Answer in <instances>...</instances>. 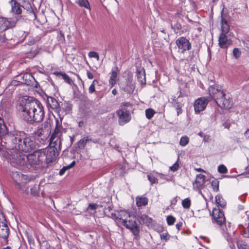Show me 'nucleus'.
Masks as SVG:
<instances>
[{
  "label": "nucleus",
  "instance_id": "1",
  "mask_svg": "<svg viewBox=\"0 0 249 249\" xmlns=\"http://www.w3.org/2000/svg\"><path fill=\"white\" fill-rule=\"evenodd\" d=\"M36 148L34 140L27 137L24 132L9 133L3 120L0 118V152L2 155L6 156V149L16 148L18 151L28 152Z\"/></svg>",
  "mask_w": 249,
  "mask_h": 249
},
{
  "label": "nucleus",
  "instance_id": "2",
  "mask_svg": "<svg viewBox=\"0 0 249 249\" xmlns=\"http://www.w3.org/2000/svg\"><path fill=\"white\" fill-rule=\"evenodd\" d=\"M19 110L24 120L32 124L41 122L44 117V107L37 100L22 98L20 101Z\"/></svg>",
  "mask_w": 249,
  "mask_h": 249
},
{
  "label": "nucleus",
  "instance_id": "3",
  "mask_svg": "<svg viewBox=\"0 0 249 249\" xmlns=\"http://www.w3.org/2000/svg\"><path fill=\"white\" fill-rule=\"evenodd\" d=\"M5 153L6 156H4L2 155V152H0V155L5 157L13 166L25 170V165L27 163L26 160H23V156H26V155L21 151H18L17 149L16 150V148L6 149Z\"/></svg>",
  "mask_w": 249,
  "mask_h": 249
},
{
  "label": "nucleus",
  "instance_id": "4",
  "mask_svg": "<svg viewBox=\"0 0 249 249\" xmlns=\"http://www.w3.org/2000/svg\"><path fill=\"white\" fill-rule=\"evenodd\" d=\"M45 153L41 150H36L33 154L26 156H23V160H26L27 164L25 165V170L30 169L31 167L36 168L37 166H40L44 160Z\"/></svg>",
  "mask_w": 249,
  "mask_h": 249
},
{
  "label": "nucleus",
  "instance_id": "5",
  "mask_svg": "<svg viewBox=\"0 0 249 249\" xmlns=\"http://www.w3.org/2000/svg\"><path fill=\"white\" fill-rule=\"evenodd\" d=\"M11 176L16 188L22 193H26L28 189L26 186L29 181L28 177L18 171H13Z\"/></svg>",
  "mask_w": 249,
  "mask_h": 249
},
{
  "label": "nucleus",
  "instance_id": "6",
  "mask_svg": "<svg viewBox=\"0 0 249 249\" xmlns=\"http://www.w3.org/2000/svg\"><path fill=\"white\" fill-rule=\"evenodd\" d=\"M13 0H11L10 1L11 5V12L12 13L16 15L21 14L22 13V8L29 13L34 12L33 9L29 2L22 0L21 2L14 1L13 3Z\"/></svg>",
  "mask_w": 249,
  "mask_h": 249
},
{
  "label": "nucleus",
  "instance_id": "7",
  "mask_svg": "<svg viewBox=\"0 0 249 249\" xmlns=\"http://www.w3.org/2000/svg\"><path fill=\"white\" fill-rule=\"evenodd\" d=\"M212 216L213 223L216 224L220 226L225 224L226 218L224 213L219 209H213Z\"/></svg>",
  "mask_w": 249,
  "mask_h": 249
},
{
  "label": "nucleus",
  "instance_id": "8",
  "mask_svg": "<svg viewBox=\"0 0 249 249\" xmlns=\"http://www.w3.org/2000/svg\"><path fill=\"white\" fill-rule=\"evenodd\" d=\"M116 114L119 118L118 123L121 125H123L129 122L131 119L129 111L125 108H120L116 111Z\"/></svg>",
  "mask_w": 249,
  "mask_h": 249
},
{
  "label": "nucleus",
  "instance_id": "9",
  "mask_svg": "<svg viewBox=\"0 0 249 249\" xmlns=\"http://www.w3.org/2000/svg\"><path fill=\"white\" fill-rule=\"evenodd\" d=\"M216 104L221 108L229 109L232 106L231 99L223 93L222 96H220L214 101Z\"/></svg>",
  "mask_w": 249,
  "mask_h": 249
},
{
  "label": "nucleus",
  "instance_id": "10",
  "mask_svg": "<svg viewBox=\"0 0 249 249\" xmlns=\"http://www.w3.org/2000/svg\"><path fill=\"white\" fill-rule=\"evenodd\" d=\"M123 225L126 228L130 230L135 236L139 234L140 230L136 221V217L134 215L131 214V217H128L125 222V224H123Z\"/></svg>",
  "mask_w": 249,
  "mask_h": 249
},
{
  "label": "nucleus",
  "instance_id": "11",
  "mask_svg": "<svg viewBox=\"0 0 249 249\" xmlns=\"http://www.w3.org/2000/svg\"><path fill=\"white\" fill-rule=\"evenodd\" d=\"M210 101V99L209 97H201L196 99L194 105L196 113H199L203 111Z\"/></svg>",
  "mask_w": 249,
  "mask_h": 249
},
{
  "label": "nucleus",
  "instance_id": "12",
  "mask_svg": "<svg viewBox=\"0 0 249 249\" xmlns=\"http://www.w3.org/2000/svg\"><path fill=\"white\" fill-rule=\"evenodd\" d=\"M209 92L210 97H209L211 100L213 99L215 101L216 98H218L220 96H222L224 91L221 89V87L218 85L211 86L209 88Z\"/></svg>",
  "mask_w": 249,
  "mask_h": 249
},
{
  "label": "nucleus",
  "instance_id": "13",
  "mask_svg": "<svg viewBox=\"0 0 249 249\" xmlns=\"http://www.w3.org/2000/svg\"><path fill=\"white\" fill-rule=\"evenodd\" d=\"M176 44L178 48L184 53L189 50L191 48V44L189 41L185 37H180L176 40Z\"/></svg>",
  "mask_w": 249,
  "mask_h": 249
},
{
  "label": "nucleus",
  "instance_id": "14",
  "mask_svg": "<svg viewBox=\"0 0 249 249\" xmlns=\"http://www.w3.org/2000/svg\"><path fill=\"white\" fill-rule=\"evenodd\" d=\"M16 21L5 18L0 17V32H3L16 25Z\"/></svg>",
  "mask_w": 249,
  "mask_h": 249
},
{
  "label": "nucleus",
  "instance_id": "15",
  "mask_svg": "<svg viewBox=\"0 0 249 249\" xmlns=\"http://www.w3.org/2000/svg\"><path fill=\"white\" fill-rule=\"evenodd\" d=\"M58 155L57 150L54 147H50L45 153L46 162L47 163L54 161Z\"/></svg>",
  "mask_w": 249,
  "mask_h": 249
},
{
  "label": "nucleus",
  "instance_id": "16",
  "mask_svg": "<svg viewBox=\"0 0 249 249\" xmlns=\"http://www.w3.org/2000/svg\"><path fill=\"white\" fill-rule=\"evenodd\" d=\"M135 88V83L132 79L128 78L126 80L125 83L121 84V89L124 92L128 94L133 92Z\"/></svg>",
  "mask_w": 249,
  "mask_h": 249
},
{
  "label": "nucleus",
  "instance_id": "17",
  "mask_svg": "<svg viewBox=\"0 0 249 249\" xmlns=\"http://www.w3.org/2000/svg\"><path fill=\"white\" fill-rule=\"evenodd\" d=\"M5 221L2 216V220L0 221V237L3 239H7L9 235V230Z\"/></svg>",
  "mask_w": 249,
  "mask_h": 249
},
{
  "label": "nucleus",
  "instance_id": "18",
  "mask_svg": "<svg viewBox=\"0 0 249 249\" xmlns=\"http://www.w3.org/2000/svg\"><path fill=\"white\" fill-rule=\"evenodd\" d=\"M218 44L222 48H227L232 44V41L228 39L226 34H220L218 39Z\"/></svg>",
  "mask_w": 249,
  "mask_h": 249
},
{
  "label": "nucleus",
  "instance_id": "19",
  "mask_svg": "<svg viewBox=\"0 0 249 249\" xmlns=\"http://www.w3.org/2000/svg\"><path fill=\"white\" fill-rule=\"evenodd\" d=\"M47 104L49 108H51L56 111H59V104L54 98L51 96H47Z\"/></svg>",
  "mask_w": 249,
  "mask_h": 249
},
{
  "label": "nucleus",
  "instance_id": "20",
  "mask_svg": "<svg viewBox=\"0 0 249 249\" xmlns=\"http://www.w3.org/2000/svg\"><path fill=\"white\" fill-rule=\"evenodd\" d=\"M221 15V34H227L229 32L230 26L229 25L227 20L225 18L226 14L224 13L223 10L222 11Z\"/></svg>",
  "mask_w": 249,
  "mask_h": 249
},
{
  "label": "nucleus",
  "instance_id": "21",
  "mask_svg": "<svg viewBox=\"0 0 249 249\" xmlns=\"http://www.w3.org/2000/svg\"><path fill=\"white\" fill-rule=\"evenodd\" d=\"M205 176L202 174L196 176V181L193 183L195 189H200L205 183Z\"/></svg>",
  "mask_w": 249,
  "mask_h": 249
},
{
  "label": "nucleus",
  "instance_id": "22",
  "mask_svg": "<svg viewBox=\"0 0 249 249\" xmlns=\"http://www.w3.org/2000/svg\"><path fill=\"white\" fill-rule=\"evenodd\" d=\"M128 217H131V214L126 211L121 210L118 213L117 218L120 220L122 225L125 224Z\"/></svg>",
  "mask_w": 249,
  "mask_h": 249
},
{
  "label": "nucleus",
  "instance_id": "23",
  "mask_svg": "<svg viewBox=\"0 0 249 249\" xmlns=\"http://www.w3.org/2000/svg\"><path fill=\"white\" fill-rule=\"evenodd\" d=\"M61 136L52 135L50 138V144L51 147H54L56 149L59 147L61 143V140L60 139Z\"/></svg>",
  "mask_w": 249,
  "mask_h": 249
},
{
  "label": "nucleus",
  "instance_id": "24",
  "mask_svg": "<svg viewBox=\"0 0 249 249\" xmlns=\"http://www.w3.org/2000/svg\"><path fill=\"white\" fill-rule=\"evenodd\" d=\"M137 77L141 84H145L146 83L145 71L143 68H140L137 71Z\"/></svg>",
  "mask_w": 249,
  "mask_h": 249
},
{
  "label": "nucleus",
  "instance_id": "25",
  "mask_svg": "<svg viewBox=\"0 0 249 249\" xmlns=\"http://www.w3.org/2000/svg\"><path fill=\"white\" fill-rule=\"evenodd\" d=\"M136 201L138 207L145 206L148 203V199L145 197L137 196L136 198Z\"/></svg>",
  "mask_w": 249,
  "mask_h": 249
},
{
  "label": "nucleus",
  "instance_id": "26",
  "mask_svg": "<svg viewBox=\"0 0 249 249\" xmlns=\"http://www.w3.org/2000/svg\"><path fill=\"white\" fill-rule=\"evenodd\" d=\"M89 141H92V139L89 137H85L79 141L77 143L78 148L84 149L86 143Z\"/></svg>",
  "mask_w": 249,
  "mask_h": 249
},
{
  "label": "nucleus",
  "instance_id": "27",
  "mask_svg": "<svg viewBox=\"0 0 249 249\" xmlns=\"http://www.w3.org/2000/svg\"><path fill=\"white\" fill-rule=\"evenodd\" d=\"M141 220L143 224H145L147 226L151 225L153 221V219L151 218L148 217L145 214L141 215Z\"/></svg>",
  "mask_w": 249,
  "mask_h": 249
},
{
  "label": "nucleus",
  "instance_id": "28",
  "mask_svg": "<svg viewBox=\"0 0 249 249\" xmlns=\"http://www.w3.org/2000/svg\"><path fill=\"white\" fill-rule=\"evenodd\" d=\"M117 76V72L116 71H112L109 80V84L111 85V87H113L116 84Z\"/></svg>",
  "mask_w": 249,
  "mask_h": 249
},
{
  "label": "nucleus",
  "instance_id": "29",
  "mask_svg": "<svg viewBox=\"0 0 249 249\" xmlns=\"http://www.w3.org/2000/svg\"><path fill=\"white\" fill-rule=\"evenodd\" d=\"M56 74L61 76V78L64 80L65 82L68 83L69 84L71 85L73 83L72 80L65 73L57 72Z\"/></svg>",
  "mask_w": 249,
  "mask_h": 249
},
{
  "label": "nucleus",
  "instance_id": "30",
  "mask_svg": "<svg viewBox=\"0 0 249 249\" xmlns=\"http://www.w3.org/2000/svg\"><path fill=\"white\" fill-rule=\"evenodd\" d=\"M62 129L61 121L59 122L58 119L56 120V125L54 131L52 135L61 136V130Z\"/></svg>",
  "mask_w": 249,
  "mask_h": 249
},
{
  "label": "nucleus",
  "instance_id": "31",
  "mask_svg": "<svg viewBox=\"0 0 249 249\" xmlns=\"http://www.w3.org/2000/svg\"><path fill=\"white\" fill-rule=\"evenodd\" d=\"M215 201L221 207H224L226 204V202L220 195H217L215 196Z\"/></svg>",
  "mask_w": 249,
  "mask_h": 249
},
{
  "label": "nucleus",
  "instance_id": "32",
  "mask_svg": "<svg viewBox=\"0 0 249 249\" xmlns=\"http://www.w3.org/2000/svg\"><path fill=\"white\" fill-rule=\"evenodd\" d=\"M75 164V161H73L70 165L64 166L59 171V175L60 176L63 175L65 172L72 167H73Z\"/></svg>",
  "mask_w": 249,
  "mask_h": 249
},
{
  "label": "nucleus",
  "instance_id": "33",
  "mask_svg": "<svg viewBox=\"0 0 249 249\" xmlns=\"http://www.w3.org/2000/svg\"><path fill=\"white\" fill-rule=\"evenodd\" d=\"M96 85H99V81L97 79H94L89 88V92L90 94L96 92L95 86Z\"/></svg>",
  "mask_w": 249,
  "mask_h": 249
},
{
  "label": "nucleus",
  "instance_id": "34",
  "mask_svg": "<svg viewBox=\"0 0 249 249\" xmlns=\"http://www.w3.org/2000/svg\"><path fill=\"white\" fill-rule=\"evenodd\" d=\"M77 3L81 7H84L89 10L90 9L89 3L88 0H78Z\"/></svg>",
  "mask_w": 249,
  "mask_h": 249
},
{
  "label": "nucleus",
  "instance_id": "35",
  "mask_svg": "<svg viewBox=\"0 0 249 249\" xmlns=\"http://www.w3.org/2000/svg\"><path fill=\"white\" fill-rule=\"evenodd\" d=\"M155 113L154 110L152 108L146 109L145 110V115L148 119H151Z\"/></svg>",
  "mask_w": 249,
  "mask_h": 249
},
{
  "label": "nucleus",
  "instance_id": "36",
  "mask_svg": "<svg viewBox=\"0 0 249 249\" xmlns=\"http://www.w3.org/2000/svg\"><path fill=\"white\" fill-rule=\"evenodd\" d=\"M174 107L176 109L177 112V115L178 116L179 114L181 113V106L180 104L174 100V103H173Z\"/></svg>",
  "mask_w": 249,
  "mask_h": 249
},
{
  "label": "nucleus",
  "instance_id": "37",
  "mask_svg": "<svg viewBox=\"0 0 249 249\" xmlns=\"http://www.w3.org/2000/svg\"><path fill=\"white\" fill-rule=\"evenodd\" d=\"M182 205L184 208L189 209L191 205V200L189 198H187L184 199L182 201Z\"/></svg>",
  "mask_w": 249,
  "mask_h": 249
},
{
  "label": "nucleus",
  "instance_id": "38",
  "mask_svg": "<svg viewBox=\"0 0 249 249\" xmlns=\"http://www.w3.org/2000/svg\"><path fill=\"white\" fill-rule=\"evenodd\" d=\"M189 138L187 136H184L181 138L179 142L180 144L182 146H185L189 142Z\"/></svg>",
  "mask_w": 249,
  "mask_h": 249
},
{
  "label": "nucleus",
  "instance_id": "39",
  "mask_svg": "<svg viewBox=\"0 0 249 249\" xmlns=\"http://www.w3.org/2000/svg\"><path fill=\"white\" fill-rule=\"evenodd\" d=\"M237 244L238 249H249V246L244 242L238 241Z\"/></svg>",
  "mask_w": 249,
  "mask_h": 249
},
{
  "label": "nucleus",
  "instance_id": "40",
  "mask_svg": "<svg viewBox=\"0 0 249 249\" xmlns=\"http://www.w3.org/2000/svg\"><path fill=\"white\" fill-rule=\"evenodd\" d=\"M212 186L214 191L217 192L219 189V181L216 179L213 180L212 181Z\"/></svg>",
  "mask_w": 249,
  "mask_h": 249
},
{
  "label": "nucleus",
  "instance_id": "41",
  "mask_svg": "<svg viewBox=\"0 0 249 249\" xmlns=\"http://www.w3.org/2000/svg\"><path fill=\"white\" fill-rule=\"evenodd\" d=\"M232 53L234 57L237 59L240 57L241 55V52L238 48H235L233 50Z\"/></svg>",
  "mask_w": 249,
  "mask_h": 249
},
{
  "label": "nucleus",
  "instance_id": "42",
  "mask_svg": "<svg viewBox=\"0 0 249 249\" xmlns=\"http://www.w3.org/2000/svg\"><path fill=\"white\" fill-rule=\"evenodd\" d=\"M166 221L169 225H172L176 221V218L172 215H168L167 216Z\"/></svg>",
  "mask_w": 249,
  "mask_h": 249
},
{
  "label": "nucleus",
  "instance_id": "43",
  "mask_svg": "<svg viewBox=\"0 0 249 249\" xmlns=\"http://www.w3.org/2000/svg\"><path fill=\"white\" fill-rule=\"evenodd\" d=\"M147 178L152 185L158 183V179L151 174L147 175Z\"/></svg>",
  "mask_w": 249,
  "mask_h": 249
},
{
  "label": "nucleus",
  "instance_id": "44",
  "mask_svg": "<svg viewBox=\"0 0 249 249\" xmlns=\"http://www.w3.org/2000/svg\"><path fill=\"white\" fill-rule=\"evenodd\" d=\"M218 171L220 173L225 174L227 173L228 170L225 165L221 164L218 167Z\"/></svg>",
  "mask_w": 249,
  "mask_h": 249
},
{
  "label": "nucleus",
  "instance_id": "45",
  "mask_svg": "<svg viewBox=\"0 0 249 249\" xmlns=\"http://www.w3.org/2000/svg\"><path fill=\"white\" fill-rule=\"evenodd\" d=\"M57 38L59 42L60 43H63L65 41V36L62 33L61 31H60L58 33Z\"/></svg>",
  "mask_w": 249,
  "mask_h": 249
},
{
  "label": "nucleus",
  "instance_id": "46",
  "mask_svg": "<svg viewBox=\"0 0 249 249\" xmlns=\"http://www.w3.org/2000/svg\"><path fill=\"white\" fill-rule=\"evenodd\" d=\"M89 56L90 58H95L97 60H99V56L97 53L95 52H90L89 53Z\"/></svg>",
  "mask_w": 249,
  "mask_h": 249
},
{
  "label": "nucleus",
  "instance_id": "47",
  "mask_svg": "<svg viewBox=\"0 0 249 249\" xmlns=\"http://www.w3.org/2000/svg\"><path fill=\"white\" fill-rule=\"evenodd\" d=\"M38 193V187L34 186L31 188V194L34 196H36Z\"/></svg>",
  "mask_w": 249,
  "mask_h": 249
},
{
  "label": "nucleus",
  "instance_id": "48",
  "mask_svg": "<svg viewBox=\"0 0 249 249\" xmlns=\"http://www.w3.org/2000/svg\"><path fill=\"white\" fill-rule=\"evenodd\" d=\"M170 235L167 232L163 233L160 235L161 239H164L165 241H167L169 238Z\"/></svg>",
  "mask_w": 249,
  "mask_h": 249
},
{
  "label": "nucleus",
  "instance_id": "49",
  "mask_svg": "<svg viewBox=\"0 0 249 249\" xmlns=\"http://www.w3.org/2000/svg\"><path fill=\"white\" fill-rule=\"evenodd\" d=\"M178 167H179V164L178 163V162L177 161L172 166H171L170 167V169L171 170H172L173 171H176L178 169Z\"/></svg>",
  "mask_w": 249,
  "mask_h": 249
},
{
  "label": "nucleus",
  "instance_id": "50",
  "mask_svg": "<svg viewBox=\"0 0 249 249\" xmlns=\"http://www.w3.org/2000/svg\"><path fill=\"white\" fill-rule=\"evenodd\" d=\"M98 207V205L97 204H92L90 203L89 205L88 209L90 210H95Z\"/></svg>",
  "mask_w": 249,
  "mask_h": 249
},
{
  "label": "nucleus",
  "instance_id": "51",
  "mask_svg": "<svg viewBox=\"0 0 249 249\" xmlns=\"http://www.w3.org/2000/svg\"><path fill=\"white\" fill-rule=\"evenodd\" d=\"M223 125L225 128L229 129L231 125V123L230 121V120L226 121L225 122L223 123Z\"/></svg>",
  "mask_w": 249,
  "mask_h": 249
},
{
  "label": "nucleus",
  "instance_id": "52",
  "mask_svg": "<svg viewBox=\"0 0 249 249\" xmlns=\"http://www.w3.org/2000/svg\"><path fill=\"white\" fill-rule=\"evenodd\" d=\"M131 106V104L129 102H124L122 103L121 105L120 108L125 107H130Z\"/></svg>",
  "mask_w": 249,
  "mask_h": 249
},
{
  "label": "nucleus",
  "instance_id": "53",
  "mask_svg": "<svg viewBox=\"0 0 249 249\" xmlns=\"http://www.w3.org/2000/svg\"><path fill=\"white\" fill-rule=\"evenodd\" d=\"M87 75L90 79H92L94 78L93 74L89 71H87Z\"/></svg>",
  "mask_w": 249,
  "mask_h": 249
},
{
  "label": "nucleus",
  "instance_id": "54",
  "mask_svg": "<svg viewBox=\"0 0 249 249\" xmlns=\"http://www.w3.org/2000/svg\"><path fill=\"white\" fill-rule=\"evenodd\" d=\"M203 140L205 142H209L211 141V137L209 135H204Z\"/></svg>",
  "mask_w": 249,
  "mask_h": 249
},
{
  "label": "nucleus",
  "instance_id": "55",
  "mask_svg": "<svg viewBox=\"0 0 249 249\" xmlns=\"http://www.w3.org/2000/svg\"><path fill=\"white\" fill-rule=\"evenodd\" d=\"M182 226V222H179L178 223L176 224V228L179 231V230H180Z\"/></svg>",
  "mask_w": 249,
  "mask_h": 249
},
{
  "label": "nucleus",
  "instance_id": "56",
  "mask_svg": "<svg viewBox=\"0 0 249 249\" xmlns=\"http://www.w3.org/2000/svg\"><path fill=\"white\" fill-rule=\"evenodd\" d=\"M247 231L248 233H245L244 236L245 237L249 238V225H248Z\"/></svg>",
  "mask_w": 249,
  "mask_h": 249
},
{
  "label": "nucleus",
  "instance_id": "57",
  "mask_svg": "<svg viewBox=\"0 0 249 249\" xmlns=\"http://www.w3.org/2000/svg\"><path fill=\"white\" fill-rule=\"evenodd\" d=\"M245 135L247 138L249 139V129L246 131Z\"/></svg>",
  "mask_w": 249,
  "mask_h": 249
},
{
  "label": "nucleus",
  "instance_id": "58",
  "mask_svg": "<svg viewBox=\"0 0 249 249\" xmlns=\"http://www.w3.org/2000/svg\"><path fill=\"white\" fill-rule=\"evenodd\" d=\"M112 93L114 95H116L117 94V91L116 90V89H113L112 91Z\"/></svg>",
  "mask_w": 249,
  "mask_h": 249
},
{
  "label": "nucleus",
  "instance_id": "59",
  "mask_svg": "<svg viewBox=\"0 0 249 249\" xmlns=\"http://www.w3.org/2000/svg\"><path fill=\"white\" fill-rule=\"evenodd\" d=\"M195 170L198 172H204V171L203 170V169H202L201 168H196Z\"/></svg>",
  "mask_w": 249,
  "mask_h": 249
},
{
  "label": "nucleus",
  "instance_id": "60",
  "mask_svg": "<svg viewBox=\"0 0 249 249\" xmlns=\"http://www.w3.org/2000/svg\"><path fill=\"white\" fill-rule=\"evenodd\" d=\"M33 53L34 56H35L37 54V52L35 50L34 51V52Z\"/></svg>",
  "mask_w": 249,
  "mask_h": 249
},
{
  "label": "nucleus",
  "instance_id": "61",
  "mask_svg": "<svg viewBox=\"0 0 249 249\" xmlns=\"http://www.w3.org/2000/svg\"><path fill=\"white\" fill-rule=\"evenodd\" d=\"M10 248L9 247H7L6 248H3V249H10Z\"/></svg>",
  "mask_w": 249,
  "mask_h": 249
},
{
  "label": "nucleus",
  "instance_id": "62",
  "mask_svg": "<svg viewBox=\"0 0 249 249\" xmlns=\"http://www.w3.org/2000/svg\"><path fill=\"white\" fill-rule=\"evenodd\" d=\"M20 0H13V3L14 1H18H18H20Z\"/></svg>",
  "mask_w": 249,
  "mask_h": 249
},
{
  "label": "nucleus",
  "instance_id": "63",
  "mask_svg": "<svg viewBox=\"0 0 249 249\" xmlns=\"http://www.w3.org/2000/svg\"><path fill=\"white\" fill-rule=\"evenodd\" d=\"M71 142H73V138H71Z\"/></svg>",
  "mask_w": 249,
  "mask_h": 249
},
{
  "label": "nucleus",
  "instance_id": "64",
  "mask_svg": "<svg viewBox=\"0 0 249 249\" xmlns=\"http://www.w3.org/2000/svg\"><path fill=\"white\" fill-rule=\"evenodd\" d=\"M199 135H200L201 137H202V135L200 133L199 134Z\"/></svg>",
  "mask_w": 249,
  "mask_h": 249
}]
</instances>
